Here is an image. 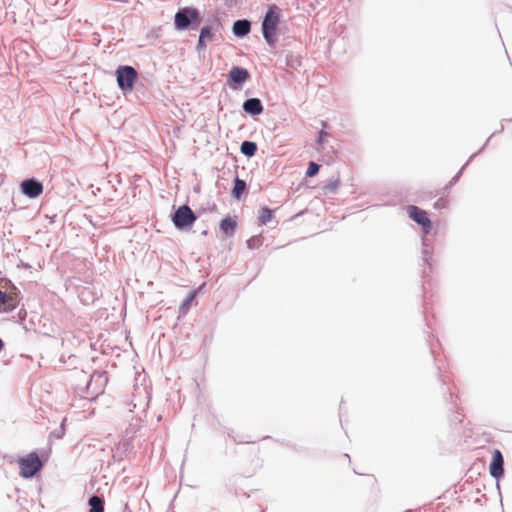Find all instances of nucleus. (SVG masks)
<instances>
[{
    "label": "nucleus",
    "instance_id": "obj_1",
    "mask_svg": "<svg viewBox=\"0 0 512 512\" xmlns=\"http://www.w3.org/2000/svg\"><path fill=\"white\" fill-rule=\"evenodd\" d=\"M406 210L409 218L422 229V277H427L433 272L434 265L433 245L428 239V235L432 230V221L430 220L427 212L416 205H408Z\"/></svg>",
    "mask_w": 512,
    "mask_h": 512
},
{
    "label": "nucleus",
    "instance_id": "obj_2",
    "mask_svg": "<svg viewBox=\"0 0 512 512\" xmlns=\"http://www.w3.org/2000/svg\"><path fill=\"white\" fill-rule=\"evenodd\" d=\"M72 378L76 381H82L84 386L76 385L75 393L88 400H95L100 394L104 392V388L108 382L107 373L105 371H94L92 374H87L84 370H74Z\"/></svg>",
    "mask_w": 512,
    "mask_h": 512
},
{
    "label": "nucleus",
    "instance_id": "obj_3",
    "mask_svg": "<svg viewBox=\"0 0 512 512\" xmlns=\"http://www.w3.org/2000/svg\"><path fill=\"white\" fill-rule=\"evenodd\" d=\"M280 22L281 13L279 7L276 4L269 5L262 19L261 32L264 40L271 47L277 43Z\"/></svg>",
    "mask_w": 512,
    "mask_h": 512
},
{
    "label": "nucleus",
    "instance_id": "obj_4",
    "mask_svg": "<svg viewBox=\"0 0 512 512\" xmlns=\"http://www.w3.org/2000/svg\"><path fill=\"white\" fill-rule=\"evenodd\" d=\"M203 21L201 12L194 6L180 7L174 15L176 31L197 30Z\"/></svg>",
    "mask_w": 512,
    "mask_h": 512
},
{
    "label": "nucleus",
    "instance_id": "obj_5",
    "mask_svg": "<svg viewBox=\"0 0 512 512\" xmlns=\"http://www.w3.org/2000/svg\"><path fill=\"white\" fill-rule=\"evenodd\" d=\"M223 29L222 21L219 17H214L201 27L198 42L196 45L197 52H202L207 47V42H213L221 37Z\"/></svg>",
    "mask_w": 512,
    "mask_h": 512
},
{
    "label": "nucleus",
    "instance_id": "obj_6",
    "mask_svg": "<svg viewBox=\"0 0 512 512\" xmlns=\"http://www.w3.org/2000/svg\"><path fill=\"white\" fill-rule=\"evenodd\" d=\"M115 77L119 90L126 95L134 90L139 73L131 65H119L115 70Z\"/></svg>",
    "mask_w": 512,
    "mask_h": 512
},
{
    "label": "nucleus",
    "instance_id": "obj_7",
    "mask_svg": "<svg viewBox=\"0 0 512 512\" xmlns=\"http://www.w3.org/2000/svg\"><path fill=\"white\" fill-rule=\"evenodd\" d=\"M46 459H41L37 451H32L18 460L20 476L24 479H31L44 467Z\"/></svg>",
    "mask_w": 512,
    "mask_h": 512
},
{
    "label": "nucleus",
    "instance_id": "obj_8",
    "mask_svg": "<svg viewBox=\"0 0 512 512\" xmlns=\"http://www.w3.org/2000/svg\"><path fill=\"white\" fill-rule=\"evenodd\" d=\"M197 215L187 204H183L171 213V221L179 231L190 230L197 220Z\"/></svg>",
    "mask_w": 512,
    "mask_h": 512
},
{
    "label": "nucleus",
    "instance_id": "obj_9",
    "mask_svg": "<svg viewBox=\"0 0 512 512\" xmlns=\"http://www.w3.org/2000/svg\"><path fill=\"white\" fill-rule=\"evenodd\" d=\"M249 71L242 66H232L227 74L226 83L233 91L243 88V85L250 79Z\"/></svg>",
    "mask_w": 512,
    "mask_h": 512
},
{
    "label": "nucleus",
    "instance_id": "obj_10",
    "mask_svg": "<svg viewBox=\"0 0 512 512\" xmlns=\"http://www.w3.org/2000/svg\"><path fill=\"white\" fill-rule=\"evenodd\" d=\"M489 473L496 480L497 489H500L499 481L504 477V456L499 449H494L489 464Z\"/></svg>",
    "mask_w": 512,
    "mask_h": 512
},
{
    "label": "nucleus",
    "instance_id": "obj_11",
    "mask_svg": "<svg viewBox=\"0 0 512 512\" xmlns=\"http://www.w3.org/2000/svg\"><path fill=\"white\" fill-rule=\"evenodd\" d=\"M43 190V183L35 177L26 178L20 183L21 193L30 199L38 198Z\"/></svg>",
    "mask_w": 512,
    "mask_h": 512
},
{
    "label": "nucleus",
    "instance_id": "obj_12",
    "mask_svg": "<svg viewBox=\"0 0 512 512\" xmlns=\"http://www.w3.org/2000/svg\"><path fill=\"white\" fill-rule=\"evenodd\" d=\"M20 292L15 288L13 291L5 292L0 289V313H10L19 305Z\"/></svg>",
    "mask_w": 512,
    "mask_h": 512
},
{
    "label": "nucleus",
    "instance_id": "obj_13",
    "mask_svg": "<svg viewBox=\"0 0 512 512\" xmlns=\"http://www.w3.org/2000/svg\"><path fill=\"white\" fill-rule=\"evenodd\" d=\"M242 109L249 116L256 118L263 113L264 106L260 98L251 97L242 103Z\"/></svg>",
    "mask_w": 512,
    "mask_h": 512
},
{
    "label": "nucleus",
    "instance_id": "obj_14",
    "mask_svg": "<svg viewBox=\"0 0 512 512\" xmlns=\"http://www.w3.org/2000/svg\"><path fill=\"white\" fill-rule=\"evenodd\" d=\"M251 25L248 19H238L233 22L232 33L236 38L242 39L251 32Z\"/></svg>",
    "mask_w": 512,
    "mask_h": 512
},
{
    "label": "nucleus",
    "instance_id": "obj_15",
    "mask_svg": "<svg viewBox=\"0 0 512 512\" xmlns=\"http://www.w3.org/2000/svg\"><path fill=\"white\" fill-rule=\"evenodd\" d=\"M248 192V186L245 180L240 179L236 176L233 179L232 188H231V196L235 200H241L243 195Z\"/></svg>",
    "mask_w": 512,
    "mask_h": 512
},
{
    "label": "nucleus",
    "instance_id": "obj_16",
    "mask_svg": "<svg viewBox=\"0 0 512 512\" xmlns=\"http://www.w3.org/2000/svg\"><path fill=\"white\" fill-rule=\"evenodd\" d=\"M237 221L230 215L225 216L219 223L220 231L227 237H232L237 229Z\"/></svg>",
    "mask_w": 512,
    "mask_h": 512
},
{
    "label": "nucleus",
    "instance_id": "obj_17",
    "mask_svg": "<svg viewBox=\"0 0 512 512\" xmlns=\"http://www.w3.org/2000/svg\"><path fill=\"white\" fill-rule=\"evenodd\" d=\"M88 512H104V497L102 495L93 494L88 499Z\"/></svg>",
    "mask_w": 512,
    "mask_h": 512
},
{
    "label": "nucleus",
    "instance_id": "obj_18",
    "mask_svg": "<svg viewBox=\"0 0 512 512\" xmlns=\"http://www.w3.org/2000/svg\"><path fill=\"white\" fill-rule=\"evenodd\" d=\"M285 65L289 71L297 70L302 65V58L299 54L289 52L285 56Z\"/></svg>",
    "mask_w": 512,
    "mask_h": 512
},
{
    "label": "nucleus",
    "instance_id": "obj_19",
    "mask_svg": "<svg viewBox=\"0 0 512 512\" xmlns=\"http://www.w3.org/2000/svg\"><path fill=\"white\" fill-rule=\"evenodd\" d=\"M257 150H258V145L254 141L244 140L240 144V152L247 158H252L253 156H255Z\"/></svg>",
    "mask_w": 512,
    "mask_h": 512
},
{
    "label": "nucleus",
    "instance_id": "obj_20",
    "mask_svg": "<svg viewBox=\"0 0 512 512\" xmlns=\"http://www.w3.org/2000/svg\"><path fill=\"white\" fill-rule=\"evenodd\" d=\"M274 210L268 206H263L258 213V224L259 226L266 225L273 219Z\"/></svg>",
    "mask_w": 512,
    "mask_h": 512
},
{
    "label": "nucleus",
    "instance_id": "obj_21",
    "mask_svg": "<svg viewBox=\"0 0 512 512\" xmlns=\"http://www.w3.org/2000/svg\"><path fill=\"white\" fill-rule=\"evenodd\" d=\"M197 295V290H191L188 295L186 296V298L182 301L180 307H179V311L181 314H187V312L189 311L195 297Z\"/></svg>",
    "mask_w": 512,
    "mask_h": 512
},
{
    "label": "nucleus",
    "instance_id": "obj_22",
    "mask_svg": "<svg viewBox=\"0 0 512 512\" xmlns=\"http://www.w3.org/2000/svg\"><path fill=\"white\" fill-rule=\"evenodd\" d=\"M444 398L445 400L448 402H450L451 404V407H450V410L453 411L454 413V416L451 418V421L452 422H458V423H461L462 422V418H460L459 416V413L458 411L456 410V407H457V404H456V401L453 400V394L452 392H449L448 394H445L444 395Z\"/></svg>",
    "mask_w": 512,
    "mask_h": 512
},
{
    "label": "nucleus",
    "instance_id": "obj_23",
    "mask_svg": "<svg viewBox=\"0 0 512 512\" xmlns=\"http://www.w3.org/2000/svg\"><path fill=\"white\" fill-rule=\"evenodd\" d=\"M340 186V178H332L330 179L324 186L323 191L325 194H335L337 192V189Z\"/></svg>",
    "mask_w": 512,
    "mask_h": 512
},
{
    "label": "nucleus",
    "instance_id": "obj_24",
    "mask_svg": "<svg viewBox=\"0 0 512 512\" xmlns=\"http://www.w3.org/2000/svg\"><path fill=\"white\" fill-rule=\"evenodd\" d=\"M477 155H478V153H474V154H472V155L469 157V159L467 160V162H466V163L461 167V169L458 171V173L452 177V179L450 180V182L448 183V185L445 187V189H446V190H447V189H449L451 186L455 185V184L459 181V179H460V177H461V175H462V173H463L464 169L468 166V164H469V163H470V162H471V161H472V160H473Z\"/></svg>",
    "mask_w": 512,
    "mask_h": 512
},
{
    "label": "nucleus",
    "instance_id": "obj_25",
    "mask_svg": "<svg viewBox=\"0 0 512 512\" xmlns=\"http://www.w3.org/2000/svg\"><path fill=\"white\" fill-rule=\"evenodd\" d=\"M320 168L321 166L318 163L310 161L305 172V176L308 178L316 176L319 173Z\"/></svg>",
    "mask_w": 512,
    "mask_h": 512
},
{
    "label": "nucleus",
    "instance_id": "obj_26",
    "mask_svg": "<svg viewBox=\"0 0 512 512\" xmlns=\"http://www.w3.org/2000/svg\"><path fill=\"white\" fill-rule=\"evenodd\" d=\"M262 245V237L259 236H253L247 240V246L249 249H256L259 248Z\"/></svg>",
    "mask_w": 512,
    "mask_h": 512
},
{
    "label": "nucleus",
    "instance_id": "obj_27",
    "mask_svg": "<svg viewBox=\"0 0 512 512\" xmlns=\"http://www.w3.org/2000/svg\"><path fill=\"white\" fill-rule=\"evenodd\" d=\"M504 121H512V118H511V119H503V120H502V122H504ZM503 131H504V125H503V123H501L500 128H498V130H497V131H495L494 133H492V134L490 135V137L487 139V141L484 143V145H483V146H482V147H481V148H480L476 153L480 154V153L485 149V147H486V146H487V144L489 143L490 139H491L495 134H497V133H502Z\"/></svg>",
    "mask_w": 512,
    "mask_h": 512
},
{
    "label": "nucleus",
    "instance_id": "obj_28",
    "mask_svg": "<svg viewBox=\"0 0 512 512\" xmlns=\"http://www.w3.org/2000/svg\"><path fill=\"white\" fill-rule=\"evenodd\" d=\"M448 206V200L444 197H440L435 203L434 208L437 210L444 209Z\"/></svg>",
    "mask_w": 512,
    "mask_h": 512
},
{
    "label": "nucleus",
    "instance_id": "obj_29",
    "mask_svg": "<svg viewBox=\"0 0 512 512\" xmlns=\"http://www.w3.org/2000/svg\"><path fill=\"white\" fill-rule=\"evenodd\" d=\"M328 134L322 129L318 132L316 142L318 145H323Z\"/></svg>",
    "mask_w": 512,
    "mask_h": 512
},
{
    "label": "nucleus",
    "instance_id": "obj_30",
    "mask_svg": "<svg viewBox=\"0 0 512 512\" xmlns=\"http://www.w3.org/2000/svg\"><path fill=\"white\" fill-rule=\"evenodd\" d=\"M52 436L60 439L63 437L64 435V426H63V423L61 424L60 428L58 430H55L51 433Z\"/></svg>",
    "mask_w": 512,
    "mask_h": 512
},
{
    "label": "nucleus",
    "instance_id": "obj_31",
    "mask_svg": "<svg viewBox=\"0 0 512 512\" xmlns=\"http://www.w3.org/2000/svg\"><path fill=\"white\" fill-rule=\"evenodd\" d=\"M428 344H429V347H430V352L434 356L435 351H434V347H433V345H432L430 340H428Z\"/></svg>",
    "mask_w": 512,
    "mask_h": 512
},
{
    "label": "nucleus",
    "instance_id": "obj_32",
    "mask_svg": "<svg viewBox=\"0 0 512 512\" xmlns=\"http://www.w3.org/2000/svg\"><path fill=\"white\" fill-rule=\"evenodd\" d=\"M73 381H74V388L76 387V385H77V384H78V385H81V386H84V385H85V383H84V382H82V381H76L74 378H73Z\"/></svg>",
    "mask_w": 512,
    "mask_h": 512
},
{
    "label": "nucleus",
    "instance_id": "obj_33",
    "mask_svg": "<svg viewBox=\"0 0 512 512\" xmlns=\"http://www.w3.org/2000/svg\"><path fill=\"white\" fill-rule=\"evenodd\" d=\"M4 346H5V343H4L3 339L0 337V352L3 350Z\"/></svg>",
    "mask_w": 512,
    "mask_h": 512
},
{
    "label": "nucleus",
    "instance_id": "obj_34",
    "mask_svg": "<svg viewBox=\"0 0 512 512\" xmlns=\"http://www.w3.org/2000/svg\"><path fill=\"white\" fill-rule=\"evenodd\" d=\"M26 315H27V312L24 310V311H23V315L21 316V319H25V318H26Z\"/></svg>",
    "mask_w": 512,
    "mask_h": 512
},
{
    "label": "nucleus",
    "instance_id": "obj_35",
    "mask_svg": "<svg viewBox=\"0 0 512 512\" xmlns=\"http://www.w3.org/2000/svg\"><path fill=\"white\" fill-rule=\"evenodd\" d=\"M440 381L442 382V386H444V385L446 384V383H445V380H444V379H442L441 377H440Z\"/></svg>",
    "mask_w": 512,
    "mask_h": 512
},
{
    "label": "nucleus",
    "instance_id": "obj_36",
    "mask_svg": "<svg viewBox=\"0 0 512 512\" xmlns=\"http://www.w3.org/2000/svg\"><path fill=\"white\" fill-rule=\"evenodd\" d=\"M229 437H232L235 442L238 441L237 438L233 437L231 434H229Z\"/></svg>",
    "mask_w": 512,
    "mask_h": 512
}]
</instances>
